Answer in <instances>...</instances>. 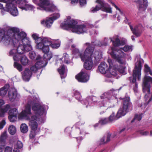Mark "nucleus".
Listing matches in <instances>:
<instances>
[{
	"label": "nucleus",
	"mask_w": 152,
	"mask_h": 152,
	"mask_svg": "<svg viewBox=\"0 0 152 152\" xmlns=\"http://www.w3.org/2000/svg\"><path fill=\"white\" fill-rule=\"evenodd\" d=\"M19 32V29L15 27H10L7 31L0 29V42H2L6 45H12L17 47L18 53L23 54L30 51L32 48L26 34L23 31Z\"/></svg>",
	"instance_id": "obj_1"
},
{
	"label": "nucleus",
	"mask_w": 152,
	"mask_h": 152,
	"mask_svg": "<svg viewBox=\"0 0 152 152\" xmlns=\"http://www.w3.org/2000/svg\"><path fill=\"white\" fill-rule=\"evenodd\" d=\"M28 100L25 109L20 114L18 118L20 119L29 120V125L32 130L35 131L38 127L37 121L40 123H44L41 115L45 113V106L37 103L36 100L30 96L28 97Z\"/></svg>",
	"instance_id": "obj_2"
},
{
	"label": "nucleus",
	"mask_w": 152,
	"mask_h": 152,
	"mask_svg": "<svg viewBox=\"0 0 152 152\" xmlns=\"http://www.w3.org/2000/svg\"><path fill=\"white\" fill-rule=\"evenodd\" d=\"M9 3L6 4L5 8H3L1 10V13L2 15H4L7 12H10L14 16L18 15V12L17 10L16 3L18 7L22 10L25 11H33L35 7L33 5L28 4V2L27 0H19L16 1L13 0H9Z\"/></svg>",
	"instance_id": "obj_3"
},
{
	"label": "nucleus",
	"mask_w": 152,
	"mask_h": 152,
	"mask_svg": "<svg viewBox=\"0 0 152 152\" xmlns=\"http://www.w3.org/2000/svg\"><path fill=\"white\" fill-rule=\"evenodd\" d=\"M77 21L71 19L70 16H68L65 20L64 22L61 24V28L68 30L71 29L72 31L78 34L86 32L87 30L86 26L84 24L77 25Z\"/></svg>",
	"instance_id": "obj_4"
},
{
	"label": "nucleus",
	"mask_w": 152,
	"mask_h": 152,
	"mask_svg": "<svg viewBox=\"0 0 152 152\" xmlns=\"http://www.w3.org/2000/svg\"><path fill=\"white\" fill-rule=\"evenodd\" d=\"M84 46H87L84 52V56H81V59L85 61L84 67L86 70L91 69L93 67V54L95 47V42L92 41L91 43H86L84 44Z\"/></svg>",
	"instance_id": "obj_5"
},
{
	"label": "nucleus",
	"mask_w": 152,
	"mask_h": 152,
	"mask_svg": "<svg viewBox=\"0 0 152 152\" xmlns=\"http://www.w3.org/2000/svg\"><path fill=\"white\" fill-rule=\"evenodd\" d=\"M148 82L152 84V77L148 76H145L143 82V91L146 93L144 96L145 101L146 105H148L152 100V94H151V86Z\"/></svg>",
	"instance_id": "obj_6"
},
{
	"label": "nucleus",
	"mask_w": 152,
	"mask_h": 152,
	"mask_svg": "<svg viewBox=\"0 0 152 152\" xmlns=\"http://www.w3.org/2000/svg\"><path fill=\"white\" fill-rule=\"evenodd\" d=\"M33 0L34 3L37 4L38 7L37 9L42 10H45L46 12H52L57 10V8L53 4L50 3L49 0Z\"/></svg>",
	"instance_id": "obj_7"
},
{
	"label": "nucleus",
	"mask_w": 152,
	"mask_h": 152,
	"mask_svg": "<svg viewBox=\"0 0 152 152\" xmlns=\"http://www.w3.org/2000/svg\"><path fill=\"white\" fill-rule=\"evenodd\" d=\"M123 102L122 103V108H120L118 110L116 116L120 118L122 116L125 115L129 110L132 109V104L130 102V98L126 97L122 99Z\"/></svg>",
	"instance_id": "obj_8"
},
{
	"label": "nucleus",
	"mask_w": 152,
	"mask_h": 152,
	"mask_svg": "<svg viewBox=\"0 0 152 152\" xmlns=\"http://www.w3.org/2000/svg\"><path fill=\"white\" fill-rule=\"evenodd\" d=\"M112 51L110 53L112 57L121 64H124L126 62V54L120 51L118 52L114 50V48H112Z\"/></svg>",
	"instance_id": "obj_9"
},
{
	"label": "nucleus",
	"mask_w": 152,
	"mask_h": 152,
	"mask_svg": "<svg viewBox=\"0 0 152 152\" xmlns=\"http://www.w3.org/2000/svg\"><path fill=\"white\" fill-rule=\"evenodd\" d=\"M142 63L140 60L137 61L135 63L134 67L133 70V79L132 83H135L136 82L137 77L140 80L141 74Z\"/></svg>",
	"instance_id": "obj_10"
},
{
	"label": "nucleus",
	"mask_w": 152,
	"mask_h": 152,
	"mask_svg": "<svg viewBox=\"0 0 152 152\" xmlns=\"http://www.w3.org/2000/svg\"><path fill=\"white\" fill-rule=\"evenodd\" d=\"M96 3L98 4L96 6V11L100 10L109 13H112V8L110 5L105 3L104 0H96Z\"/></svg>",
	"instance_id": "obj_11"
},
{
	"label": "nucleus",
	"mask_w": 152,
	"mask_h": 152,
	"mask_svg": "<svg viewBox=\"0 0 152 152\" xmlns=\"http://www.w3.org/2000/svg\"><path fill=\"white\" fill-rule=\"evenodd\" d=\"M52 42L50 38L45 37L43 39L42 42L37 45V47L38 49H42L44 53H47L49 51V46L51 44Z\"/></svg>",
	"instance_id": "obj_12"
},
{
	"label": "nucleus",
	"mask_w": 152,
	"mask_h": 152,
	"mask_svg": "<svg viewBox=\"0 0 152 152\" xmlns=\"http://www.w3.org/2000/svg\"><path fill=\"white\" fill-rule=\"evenodd\" d=\"M89 73L85 69H82L79 74L75 76L76 79L79 82L85 83L89 79Z\"/></svg>",
	"instance_id": "obj_13"
},
{
	"label": "nucleus",
	"mask_w": 152,
	"mask_h": 152,
	"mask_svg": "<svg viewBox=\"0 0 152 152\" xmlns=\"http://www.w3.org/2000/svg\"><path fill=\"white\" fill-rule=\"evenodd\" d=\"M60 16V15L58 13L53 14L52 17L47 18L45 21H42L41 23L46 27L50 28L53 23V21L58 18Z\"/></svg>",
	"instance_id": "obj_14"
},
{
	"label": "nucleus",
	"mask_w": 152,
	"mask_h": 152,
	"mask_svg": "<svg viewBox=\"0 0 152 152\" xmlns=\"http://www.w3.org/2000/svg\"><path fill=\"white\" fill-rule=\"evenodd\" d=\"M108 62L109 63V66L105 62H102L99 66L97 72H98L99 71L102 74H105V75L107 74L109 72L110 66H111L110 62H111V60L108 59Z\"/></svg>",
	"instance_id": "obj_15"
},
{
	"label": "nucleus",
	"mask_w": 152,
	"mask_h": 152,
	"mask_svg": "<svg viewBox=\"0 0 152 152\" xmlns=\"http://www.w3.org/2000/svg\"><path fill=\"white\" fill-rule=\"evenodd\" d=\"M128 24L133 34L137 37H140L143 32V27L141 24L135 26L134 28L130 24V23H128Z\"/></svg>",
	"instance_id": "obj_16"
},
{
	"label": "nucleus",
	"mask_w": 152,
	"mask_h": 152,
	"mask_svg": "<svg viewBox=\"0 0 152 152\" xmlns=\"http://www.w3.org/2000/svg\"><path fill=\"white\" fill-rule=\"evenodd\" d=\"M110 42H112V45L114 47L113 48H114L115 50V47L124 45L126 43L124 41L120 40L118 35H114L113 37H110Z\"/></svg>",
	"instance_id": "obj_17"
},
{
	"label": "nucleus",
	"mask_w": 152,
	"mask_h": 152,
	"mask_svg": "<svg viewBox=\"0 0 152 152\" xmlns=\"http://www.w3.org/2000/svg\"><path fill=\"white\" fill-rule=\"evenodd\" d=\"M95 96H94L91 95L88 96L85 99L83 100V102L82 103L83 104L86 105V107H88V105L90 106H93L95 104V101L94 100Z\"/></svg>",
	"instance_id": "obj_18"
},
{
	"label": "nucleus",
	"mask_w": 152,
	"mask_h": 152,
	"mask_svg": "<svg viewBox=\"0 0 152 152\" xmlns=\"http://www.w3.org/2000/svg\"><path fill=\"white\" fill-rule=\"evenodd\" d=\"M18 94L17 90L14 87L10 88L8 92V96L11 101H13L17 97Z\"/></svg>",
	"instance_id": "obj_19"
},
{
	"label": "nucleus",
	"mask_w": 152,
	"mask_h": 152,
	"mask_svg": "<svg viewBox=\"0 0 152 152\" xmlns=\"http://www.w3.org/2000/svg\"><path fill=\"white\" fill-rule=\"evenodd\" d=\"M137 3L138 4L139 10L140 12L145 11L148 6L147 0H138Z\"/></svg>",
	"instance_id": "obj_20"
},
{
	"label": "nucleus",
	"mask_w": 152,
	"mask_h": 152,
	"mask_svg": "<svg viewBox=\"0 0 152 152\" xmlns=\"http://www.w3.org/2000/svg\"><path fill=\"white\" fill-rule=\"evenodd\" d=\"M17 113V109L15 108H12L9 110L8 118L10 122H14L15 121Z\"/></svg>",
	"instance_id": "obj_21"
},
{
	"label": "nucleus",
	"mask_w": 152,
	"mask_h": 152,
	"mask_svg": "<svg viewBox=\"0 0 152 152\" xmlns=\"http://www.w3.org/2000/svg\"><path fill=\"white\" fill-rule=\"evenodd\" d=\"M118 72L116 69V66L114 65L113 67L110 66L109 72L106 74L105 76L108 78H111L113 77L116 76L118 74Z\"/></svg>",
	"instance_id": "obj_22"
},
{
	"label": "nucleus",
	"mask_w": 152,
	"mask_h": 152,
	"mask_svg": "<svg viewBox=\"0 0 152 152\" xmlns=\"http://www.w3.org/2000/svg\"><path fill=\"white\" fill-rule=\"evenodd\" d=\"M32 75V72L30 69L26 68L22 74L23 79L25 81H28Z\"/></svg>",
	"instance_id": "obj_23"
},
{
	"label": "nucleus",
	"mask_w": 152,
	"mask_h": 152,
	"mask_svg": "<svg viewBox=\"0 0 152 152\" xmlns=\"http://www.w3.org/2000/svg\"><path fill=\"white\" fill-rule=\"evenodd\" d=\"M58 70L60 75L61 78H65L66 76V72L67 69L66 66L64 65H62L58 69Z\"/></svg>",
	"instance_id": "obj_24"
},
{
	"label": "nucleus",
	"mask_w": 152,
	"mask_h": 152,
	"mask_svg": "<svg viewBox=\"0 0 152 152\" xmlns=\"http://www.w3.org/2000/svg\"><path fill=\"white\" fill-rule=\"evenodd\" d=\"M7 137L6 131L4 132L1 134L0 137V143L2 146H4L5 145Z\"/></svg>",
	"instance_id": "obj_25"
},
{
	"label": "nucleus",
	"mask_w": 152,
	"mask_h": 152,
	"mask_svg": "<svg viewBox=\"0 0 152 152\" xmlns=\"http://www.w3.org/2000/svg\"><path fill=\"white\" fill-rule=\"evenodd\" d=\"M9 88V84H6L4 87L1 88L0 89V95L1 96H4L5 95Z\"/></svg>",
	"instance_id": "obj_26"
},
{
	"label": "nucleus",
	"mask_w": 152,
	"mask_h": 152,
	"mask_svg": "<svg viewBox=\"0 0 152 152\" xmlns=\"http://www.w3.org/2000/svg\"><path fill=\"white\" fill-rule=\"evenodd\" d=\"M11 107L10 105L7 104L4 106L3 108H0V117H3L4 116L5 113L7 112L9 110H10Z\"/></svg>",
	"instance_id": "obj_27"
},
{
	"label": "nucleus",
	"mask_w": 152,
	"mask_h": 152,
	"mask_svg": "<svg viewBox=\"0 0 152 152\" xmlns=\"http://www.w3.org/2000/svg\"><path fill=\"white\" fill-rule=\"evenodd\" d=\"M72 52L74 57L75 58L80 57L81 58V56H84V53L83 54L81 53H80L79 50L77 48H75V49H72Z\"/></svg>",
	"instance_id": "obj_28"
},
{
	"label": "nucleus",
	"mask_w": 152,
	"mask_h": 152,
	"mask_svg": "<svg viewBox=\"0 0 152 152\" xmlns=\"http://www.w3.org/2000/svg\"><path fill=\"white\" fill-rule=\"evenodd\" d=\"M48 62H44V61L39 60L35 64V65L39 69L41 68L45 67L47 65Z\"/></svg>",
	"instance_id": "obj_29"
},
{
	"label": "nucleus",
	"mask_w": 152,
	"mask_h": 152,
	"mask_svg": "<svg viewBox=\"0 0 152 152\" xmlns=\"http://www.w3.org/2000/svg\"><path fill=\"white\" fill-rule=\"evenodd\" d=\"M73 93L76 99H77L78 102H80L81 103L82 102H83V100H82V97L80 92L78 91L75 89L74 90Z\"/></svg>",
	"instance_id": "obj_30"
},
{
	"label": "nucleus",
	"mask_w": 152,
	"mask_h": 152,
	"mask_svg": "<svg viewBox=\"0 0 152 152\" xmlns=\"http://www.w3.org/2000/svg\"><path fill=\"white\" fill-rule=\"evenodd\" d=\"M32 37L35 40V42L37 44L41 43L43 41V39L40 37H39V35L37 34H32Z\"/></svg>",
	"instance_id": "obj_31"
},
{
	"label": "nucleus",
	"mask_w": 152,
	"mask_h": 152,
	"mask_svg": "<svg viewBox=\"0 0 152 152\" xmlns=\"http://www.w3.org/2000/svg\"><path fill=\"white\" fill-rule=\"evenodd\" d=\"M63 61L64 63L66 64H68L70 62L69 55L66 53H64L63 57L60 59V61Z\"/></svg>",
	"instance_id": "obj_32"
},
{
	"label": "nucleus",
	"mask_w": 152,
	"mask_h": 152,
	"mask_svg": "<svg viewBox=\"0 0 152 152\" xmlns=\"http://www.w3.org/2000/svg\"><path fill=\"white\" fill-rule=\"evenodd\" d=\"M111 137V134H108L107 135L106 140L105 141V137H102L100 140V143L99 145H101L103 144H106L109 142L110 140V138Z\"/></svg>",
	"instance_id": "obj_33"
},
{
	"label": "nucleus",
	"mask_w": 152,
	"mask_h": 152,
	"mask_svg": "<svg viewBox=\"0 0 152 152\" xmlns=\"http://www.w3.org/2000/svg\"><path fill=\"white\" fill-rule=\"evenodd\" d=\"M29 57L32 60L36 59V60H39L41 59V57L39 55L36 58V54L35 52L33 51H31L29 52Z\"/></svg>",
	"instance_id": "obj_34"
},
{
	"label": "nucleus",
	"mask_w": 152,
	"mask_h": 152,
	"mask_svg": "<svg viewBox=\"0 0 152 152\" xmlns=\"http://www.w3.org/2000/svg\"><path fill=\"white\" fill-rule=\"evenodd\" d=\"M144 68V70L146 74L145 76H147L149 74L151 75H152V71L151 69L147 64H145Z\"/></svg>",
	"instance_id": "obj_35"
},
{
	"label": "nucleus",
	"mask_w": 152,
	"mask_h": 152,
	"mask_svg": "<svg viewBox=\"0 0 152 152\" xmlns=\"http://www.w3.org/2000/svg\"><path fill=\"white\" fill-rule=\"evenodd\" d=\"M52 57V55L51 53H45L43 56L44 62H47V61L50 60Z\"/></svg>",
	"instance_id": "obj_36"
},
{
	"label": "nucleus",
	"mask_w": 152,
	"mask_h": 152,
	"mask_svg": "<svg viewBox=\"0 0 152 152\" xmlns=\"http://www.w3.org/2000/svg\"><path fill=\"white\" fill-rule=\"evenodd\" d=\"M20 61L22 64L23 65H26L28 63V60L25 55L20 56Z\"/></svg>",
	"instance_id": "obj_37"
},
{
	"label": "nucleus",
	"mask_w": 152,
	"mask_h": 152,
	"mask_svg": "<svg viewBox=\"0 0 152 152\" xmlns=\"http://www.w3.org/2000/svg\"><path fill=\"white\" fill-rule=\"evenodd\" d=\"M20 130L21 132L23 133H26L28 131V126L25 124H22L20 126Z\"/></svg>",
	"instance_id": "obj_38"
},
{
	"label": "nucleus",
	"mask_w": 152,
	"mask_h": 152,
	"mask_svg": "<svg viewBox=\"0 0 152 152\" xmlns=\"http://www.w3.org/2000/svg\"><path fill=\"white\" fill-rule=\"evenodd\" d=\"M16 131L15 127L12 125L10 126L8 129L9 133L12 135L14 134L16 132Z\"/></svg>",
	"instance_id": "obj_39"
},
{
	"label": "nucleus",
	"mask_w": 152,
	"mask_h": 152,
	"mask_svg": "<svg viewBox=\"0 0 152 152\" xmlns=\"http://www.w3.org/2000/svg\"><path fill=\"white\" fill-rule=\"evenodd\" d=\"M142 114L140 115H138L137 114H135L134 117L133 119L131 121V122L133 123L134 122L136 119L138 121H140L142 119Z\"/></svg>",
	"instance_id": "obj_40"
},
{
	"label": "nucleus",
	"mask_w": 152,
	"mask_h": 152,
	"mask_svg": "<svg viewBox=\"0 0 152 152\" xmlns=\"http://www.w3.org/2000/svg\"><path fill=\"white\" fill-rule=\"evenodd\" d=\"M14 66L15 68L17 69L19 72H21L22 71V66L20 64L16 62H14Z\"/></svg>",
	"instance_id": "obj_41"
},
{
	"label": "nucleus",
	"mask_w": 152,
	"mask_h": 152,
	"mask_svg": "<svg viewBox=\"0 0 152 152\" xmlns=\"http://www.w3.org/2000/svg\"><path fill=\"white\" fill-rule=\"evenodd\" d=\"M50 45L52 48L57 49L60 46V42L59 41H57V42H55L53 44L52 43Z\"/></svg>",
	"instance_id": "obj_42"
},
{
	"label": "nucleus",
	"mask_w": 152,
	"mask_h": 152,
	"mask_svg": "<svg viewBox=\"0 0 152 152\" xmlns=\"http://www.w3.org/2000/svg\"><path fill=\"white\" fill-rule=\"evenodd\" d=\"M119 118H118L116 116V115L115 116L114 113H113L112 114L110 115L108 119L109 121H112L113 120H116Z\"/></svg>",
	"instance_id": "obj_43"
},
{
	"label": "nucleus",
	"mask_w": 152,
	"mask_h": 152,
	"mask_svg": "<svg viewBox=\"0 0 152 152\" xmlns=\"http://www.w3.org/2000/svg\"><path fill=\"white\" fill-rule=\"evenodd\" d=\"M109 122L108 118H102L99 121V123L101 125H104L107 124Z\"/></svg>",
	"instance_id": "obj_44"
},
{
	"label": "nucleus",
	"mask_w": 152,
	"mask_h": 152,
	"mask_svg": "<svg viewBox=\"0 0 152 152\" xmlns=\"http://www.w3.org/2000/svg\"><path fill=\"white\" fill-rule=\"evenodd\" d=\"M132 47L128 45H125L123 48H122L121 49L125 52H127L131 49Z\"/></svg>",
	"instance_id": "obj_45"
},
{
	"label": "nucleus",
	"mask_w": 152,
	"mask_h": 152,
	"mask_svg": "<svg viewBox=\"0 0 152 152\" xmlns=\"http://www.w3.org/2000/svg\"><path fill=\"white\" fill-rule=\"evenodd\" d=\"M116 69L117 71L121 73H123L124 72V66H120L119 68L116 66Z\"/></svg>",
	"instance_id": "obj_46"
},
{
	"label": "nucleus",
	"mask_w": 152,
	"mask_h": 152,
	"mask_svg": "<svg viewBox=\"0 0 152 152\" xmlns=\"http://www.w3.org/2000/svg\"><path fill=\"white\" fill-rule=\"evenodd\" d=\"M19 54H20L19 53L17 52V53L15 54L13 56V58L14 61H19L20 59L19 57H20V55Z\"/></svg>",
	"instance_id": "obj_47"
},
{
	"label": "nucleus",
	"mask_w": 152,
	"mask_h": 152,
	"mask_svg": "<svg viewBox=\"0 0 152 152\" xmlns=\"http://www.w3.org/2000/svg\"><path fill=\"white\" fill-rule=\"evenodd\" d=\"M35 135V131L32 130L29 134V136L30 138L31 139H33L34 138Z\"/></svg>",
	"instance_id": "obj_48"
},
{
	"label": "nucleus",
	"mask_w": 152,
	"mask_h": 152,
	"mask_svg": "<svg viewBox=\"0 0 152 152\" xmlns=\"http://www.w3.org/2000/svg\"><path fill=\"white\" fill-rule=\"evenodd\" d=\"M109 2L110 3L112 4V6H114L117 10H118L121 14H123V12L121 9L119 8L111 0H110Z\"/></svg>",
	"instance_id": "obj_49"
},
{
	"label": "nucleus",
	"mask_w": 152,
	"mask_h": 152,
	"mask_svg": "<svg viewBox=\"0 0 152 152\" xmlns=\"http://www.w3.org/2000/svg\"><path fill=\"white\" fill-rule=\"evenodd\" d=\"M17 53V50L15 49L12 50L9 53V55L12 56H13L14 55Z\"/></svg>",
	"instance_id": "obj_50"
},
{
	"label": "nucleus",
	"mask_w": 152,
	"mask_h": 152,
	"mask_svg": "<svg viewBox=\"0 0 152 152\" xmlns=\"http://www.w3.org/2000/svg\"><path fill=\"white\" fill-rule=\"evenodd\" d=\"M30 69L32 71L34 72H36L39 70L35 64L31 66L30 68Z\"/></svg>",
	"instance_id": "obj_51"
},
{
	"label": "nucleus",
	"mask_w": 152,
	"mask_h": 152,
	"mask_svg": "<svg viewBox=\"0 0 152 152\" xmlns=\"http://www.w3.org/2000/svg\"><path fill=\"white\" fill-rule=\"evenodd\" d=\"M23 146V144L21 142L19 141H17L16 144V147L20 149L22 148Z\"/></svg>",
	"instance_id": "obj_52"
},
{
	"label": "nucleus",
	"mask_w": 152,
	"mask_h": 152,
	"mask_svg": "<svg viewBox=\"0 0 152 152\" xmlns=\"http://www.w3.org/2000/svg\"><path fill=\"white\" fill-rule=\"evenodd\" d=\"M12 148L10 147L7 146L5 149V152H12Z\"/></svg>",
	"instance_id": "obj_53"
},
{
	"label": "nucleus",
	"mask_w": 152,
	"mask_h": 152,
	"mask_svg": "<svg viewBox=\"0 0 152 152\" xmlns=\"http://www.w3.org/2000/svg\"><path fill=\"white\" fill-rule=\"evenodd\" d=\"M6 122L5 120H3L2 121L0 122V129H1L3 128Z\"/></svg>",
	"instance_id": "obj_54"
},
{
	"label": "nucleus",
	"mask_w": 152,
	"mask_h": 152,
	"mask_svg": "<svg viewBox=\"0 0 152 152\" xmlns=\"http://www.w3.org/2000/svg\"><path fill=\"white\" fill-rule=\"evenodd\" d=\"M80 4L81 6H84L86 4V0H79Z\"/></svg>",
	"instance_id": "obj_55"
},
{
	"label": "nucleus",
	"mask_w": 152,
	"mask_h": 152,
	"mask_svg": "<svg viewBox=\"0 0 152 152\" xmlns=\"http://www.w3.org/2000/svg\"><path fill=\"white\" fill-rule=\"evenodd\" d=\"M9 0H7V1L6 0H0V2H4L6 3V4L7 3H9ZM3 8H5V7H3V5L1 4L0 3V9H2V10L3 9Z\"/></svg>",
	"instance_id": "obj_56"
},
{
	"label": "nucleus",
	"mask_w": 152,
	"mask_h": 152,
	"mask_svg": "<svg viewBox=\"0 0 152 152\" xmlns=\"http://www.w3.org/2000/svg\"><path fill=\"white\" fill-rule=\"evenodd\" d=\"M95 149V148L94 147V145H91L90 147V148H89V151L90 152H93L94 151Z\"/></svg>",
	"instance_id": "obj_57"
},
{
	"label": "nucleus",
	"mask_w": 152,
	"mask_h": 152,
	"mask_svg": "<svg viewBox=\"0 0 152 152\" xmlns=\"http://www.w3.org/2000/svg\"><path fill=\"white\" fill-rule=\"evenodd\" d=\"M82 125V124L80 122H78L75 125V127L77 129H79V126L80 125Z\"/></svg>",
	"instance_id": "obj_58"
},
{
	"label": "nucleus",
	"mask_w": 152,
	"mask_h": 152,
	"mask_svg": "<svg viewBox=\"0 0 152 152\" xmlns=\"http://www.w3.org/2000/svg\"><path fill=\"white\" fill-rule=\"evenodd\" d=\"M134 84V85L133 87V90L134 91H137V89L138 88V85L137 83H135Z\"/></svg>",
	"instance_id": "obj_59"
},
{
	"label": "nucleus",
	"mask_w": 152,
	"mask_h": 152,
	"mask_svg": "<svg viewBox=\"0 0 152 152\" xmlns=\"http://www.w3.org/2000/svg\"><path fill=\"white\" fill-rule=\"evenodd\" d=\"M142 135H146L149 134V132L147 131L142 132L140 133Z\"/></svg>",
	"instance_id": "obj_60"
},
{
	"label": "nucleus",
	"mask_w": 152,
	"mask_h": 152,
	"mask_svg": "<svg viewBox=\"0 0 152 152\" xmlns=\"http://www.w3.org/2000/svg\"><path fill=\"white\" fill-rule=\"evenodd\" d=\"M4 104V101L1 99H0V108H1V107Z\"/></svg>",
	"instance_id": "obj_61"
},
{
	"label": "nucleus",
	"mask_w": 152,
	"mask_h": 152,
	"mask_svg": "<svg viewBox=\"0 0 152 152\" xmlns=\"http://www.w3.org/2000/svg\"><path fill=\"white\" fill-rule=\"evenodd\" d=\"M20 151L19 149L17 148H14L13 152H20Z\"/></svg>",
	"instance_id": "obj_62"
},
{
	"label": "nucleus",
	"mask_w": 152,
	"mask_h": 152,
	"mask_svg": "<svg viewBox=\"0 0 152 152\" xmlns=\"http://www.w3.org/2000/svg\"><path fill=\"white\" fill-rule=\"evenodd\" d=\"M75 45L73 44L71 46V48H72V49H75V48H75Z\"/></svg>",
	"instance_id": "obj_63"
},
{
	"label": "nucleus",
	"mask_w": 152,
	"mask_h": 152,
	"mask_svg": "<svg viewBox=\"0 0 152 152\" xmlns=\"http://www.w3.org/2000/svg\"><path fill=\"white\" fill-rule=\"evenodd\" d=\"M125 129V128H123V129H121L120 131V133H121L122 132H123V131H124Z\"/></svg>",
	"instance_id": "obj_64"
}]
</instances>
